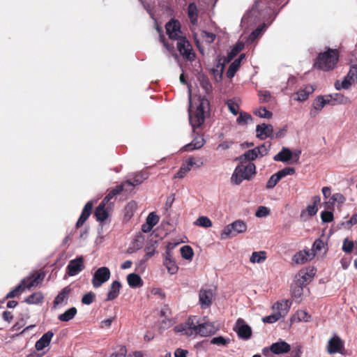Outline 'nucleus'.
Returning <instances> with one entry per match:
<instances>
[{"instance_id":"1","label":"nucleus","mask_w":357,"mask_h":357,"mask_svg":"<svg viewBox=\"0 0 357 357\" xmlns=\"http://www.w3.org/2000/svg\"><path fill=\"white\" fill-rule=\"evenodd\" d=\"M339 56L337 50L328 47L326 51L318 54L314 61V67L323 71H331L336 66Z\"/></svg>"},{"instance_id":"2","label":"nucleus","mask_w":357,"mask_h":357,"mask_svg":"<svg viewBox=\"0 0 357 357\" xmlns=\"http://www.w3.org/2000/svg\"><path fill=\"white\" fill-rule=\"evenodd\" d=\"M255 174L256 167L254 163L249 162L246 165L241 163L235 168L231 181L235 185H239L243 180L250 181Z\"/></svg>"},{"instance_id":"3","label":"nucleus","mask_w":357,"mask_h":357,"mask_svg":"<svg viewBox=\"0 0 357 357\" xmlns=\"http://www.w3.org/2000/svg\"><path fill=\"white\" fill-rule=\"evenodd\" d=\"M176 47L184 60L192 61L195 59L196 54L194 52L192 45L185 36L181 37V38L177 40Z\"/></svg>"},{"instance_id":"4","label":"nucleus","mask_w":357,"mask_h":357,"mask_svg":"<svg viewBox=\"0 0 357 357\" xmlns=\"http://www.w3.org/2000/svg\"><path fill=\"white\" fill-rule=\"evenodd\" d=\"M247 229V225L243 220H236L225 227L221 234V238L225 239L243 233Z\"/></svg>"},{"instance_id":"5","label":"nucleus","mask_w":357,"mask_h":357,"mask_svg":"<svg viewBox=\"0 0 357 357\" xmlns=\"http://www.w3.org/2000/svg\"><path fill=\"white\" fill-rule=\"evenodd\" d=\"M110 275L111 272L107 267L102 266L98 268L95 271L91 280L93 287L94 288L101 287L104 283L109 280Z\"/></svg>"},{"instance_id":"6","label":"nucleus","mask_w":357,"mask_h":357,"mask_svg":"<svg viewBox=\"0 0 357 357\" xmlns=\"http://www.w3.org/2000/svg\"><path fill=\"white\" fill-rule=\"evenodd\" d=\"M327 351L329 354L339 353L346 355L344 341L337 335H334L328 342Z\"/></svg>"},{"instance_id":"7","label":"nucleus","mask_w":357,"mask_h":357,"mask_svg":"<svg viewBox=\"0 0 357 357\" xmlns=\"http://www.w3.org/2000/svg\"><path fill=\"white\" fill-rule=\"evenodd\" d=\"M166 33L172 40H178L182 36L181 23L178 20L171 19L165 25Z\"/></svg>"},{"instance_id":"8","label":"nucleus","mask_w":357,"mask_h":357,"mask_svg":"<svg viewBox=\"0 0 357 357\" xmlns=\"http://www.w3.org/2000/svg\"><path fill=\"white\" fill-rule=\"evenodd\" d=\"M84 268V259L82 257H78L70 260L66 267V273L69 276L77 275Z\"/></svg>"},{"instance_id":"9","label":"nucleus","mask_w":357,"mask_h":357,"mask_svg":"<svg viewBox=\"0 0 357 357\" xmlns=\"http://www.w3.org/2000/svg\"><path fill=\"white\" fill-rule=\"evenodd\" d=\"M44 273H36L29 277H26V278L23 279L21 281L20 284L23 285L24 290L25 289H30L33 287L38 286V284L44 280Z\"/></svg>"},{"instance_id":"10","label":"nucleus","mask_w":357,"mask_h":357,"mask_svg":"<svg viewBox=\"0 0 357 357\" xmlns=\"http://www.w3.org/2000/svg\"><path fill=\"white\" fill-rule=\"evenodd\" d=\"M234 330L236 331L239 337L242 339L248 340L252 336V329L250 326L245 324L244 320L241 318L237 319Z\"/></svg>"},{"instance_id":"11","label":"nucleus","mask_w":357,"mask_h":357,"mask_svg":"<svg viewBox=\"0 0 357 357\" xmlns=\"http://www.w3.org/2000/svg\"><path fill=\"white\" fill-rule=\"evenodd\" d=\"M291 349L290 345L284 342V341H280L275 343H273L270 348L265 347L263 349V354H266V352L268 351V350H271L273 354H286L289 352Z\"/></svg>"},{"instance_id":"12","label":"nucleus","mask_w":357,"mask_h":357,"mask_svg":"<svg viewBox=\"0 0 357 357\" xmlns=\"http://www.w3.org/2000/svg\"><path fill=\"white\" fill-rule=\"evenodd\" d=\"M257 137L263 140L267 137H274L273 127L271 124L262 123L256 127Z\"/></svg>"},{"instance_id":"13","label":"nucleus","mask_w":357,"mask_h":357,"mask_svg":"<svg viewBox=\"0 0 357 357\" xmlns=\"http://www.w3.org/2000/svg\"><path fill=\"white\" fill-rule=\"evenodd\" d=\"M149 177V174L146 172H140L135 174L132 181L131 179L126 180L123 183H129L130 185H126V188L130 189L128 192H131L133 190V188L140 185L143 183V181L147 179Z\"/></svg>"},{"instance_id":"14","label":"nucleus","mask_w":357,"mask_h":357,"mask_svg":"<svg viewBox=\"0 0 357 357\" xmlns=\"http://www.w3.org/2000/svg\"><path fill=\"white\" fill-rule=\"evenodd\" d=\"M93 203L92 201L88 202L84 206L82 213L76 223V228L81 227L87 220L92 213Z\"/></svg>"},{"instance_id":"15","label":"nucleus","mask_w":357,"mask_h":357,"mask_svg":"<svg viewBox=\"0 0 357 357\" xmlns=\"http://www.w3.org/2000/svg\"><path fill=\"white\" fill-rule=\"evenodd\" d=\"M195 158H188L181 165L178 172L174 175V178H183L191 170L192 167L195 165Z\"/></svg>"},{"instance_id":"16","label":"nucleus","mask_w":357,"mask_h":357,"mask_svg":"<svg viewBox=\"0 0 357 357\" xmlns=\"http://www.w3.org/2000/svg\"><path fill=\"white\" fill-rule=\"evenodd\" d=\"M218 331V328L215 326L213 323L211 322H205L203 324H198V332L197 334H199L202 336H209L215 334Z\"/></svg>"},{"instance_id":"17","label":"nucleus","mask_w":357,"mask_h":357,"mask_svg":"<svg viewBox=\"0 0 357 357\" xmlns=\"http://www.w3.org/2000/svg\"><path fill=\"white\" fill-rule=\"evenodd\" d=\"M199 303L202 308L208 307L212 303L213 291L211 289H201L199 294Z\"/></svg>"},{"instance_id":"18","label":"nucleus","mask_w":357,"mask_h":357,"mask_svg":"<svg viewBox=\"0 0 357 357\" xmlns=\"http://www.w3.org/2000/svg\"><path fill=\"white\" fill-rule=\"evenodd\" d=\"M330 102V100L324 99L323 96H318L312 104V109L310 112L311 117H315L319 111L328 103Z\"/></svg>"},{"instance_id":"19","label":"nucleus","mask_w":357,"mask_h":357,"mask_svg":"<svg viewBox=\"0 0 357 357\" xmlns=\"http://www.w3.org/2000/svg\"><path fill=\"white\" fill-rule=\"evenodd\" d=\"M314 275V273H313V270H311L310 273H307L305 270H301L298 275H296L294 282H296L298 285H301L304 287L310 282Z\"/></svg>"},{"instance_id":"20","label":"nucleus","mask_w":357,"mask_h":357,"mask_svg":"<svg viewBox=\"0 0 357 357\" xmlns=\"http://www.w3.org/2000/svg\"><path fill=\"white\" fill-rule=\"evenodd\" d=\"M198 321L196 320V317H189L188 321L185 322L184 326L182 327V331H185L186 335H192L193 333L197 334L198 332Z\"/></svg>"},{"instance_id":"21","label":"nucleus","mask_w":357,"mask_h":357,"mask_svg":"<svg viewBox=\"0 0 357 357\" xmlns=\"http://www.w3.org/2000/svg\"><path fill=\"white\" fill-rule=\"evenodd\" d=\"M163 264L167 268L169 273L172 275L175 274L178 271V267L173 259L169 251L166 252L165 253V258Z\"/></svg>"},{"instance_id":"22","label":"nucleus","mask_w":357,"mask_h":357,"mask_svg":"<svg viewBox=\"0 0 357 357\" xmlns=\"http://www.w3.org/2000/svg\"><path fill=\"white\" fill-rule=\"evenodd\" d=\"M54 335L52 331H47L36 342L35 347L36 350L41 351L47 347Z\"/></svg>"},{"instance_id":"23","label":"nucleus","mask_w":357,"mask_h":357,"mask_svg":"<svg viewBox=\"0 0 357 357\" xmlns=\"http://www.w3.org/2000/svg\"><path fill=\"white\" fill-rule=\"evenodd\" d=\"M121 288V283L118 280L114 281L109 287L106 301H113L116 299L120 294Z\"/></svg>"},{"instance_id":"24","label":"nucleus","mask_w":357,"mask_h":357,"mask_svg":"<svg viewBox=\"0 0 357 357\" xmlns=\"http://www.w3.org/2000/svg\"><path fill=\"white\" fill-rule=\"evenodd\" d=\"M264 8V3L261 1H257L252 6L251 10L248 13V17L252 18H264L265 15L263 13L262 8Z\"/></svg>"},{"instance_id":"25","label":"nucleus","mask_w":357,"mask_h":357,"mask_svg":"<svg viewBox=\"0 0 357 357\" xmlns=\"http://www.w3.org/2000/svg\"><path fill=\"white\" fill-rule=\"evenodd\" d=\"M71 291L72 289L70 288V286H66L64 288H63L54 300V307H56L61 303L64 302L65 301H67Z\"/></svg>"},{"instance_id":"26","label":"nucleus","mask_w":357,"mask_h":357,"mask_svg":"<svg viewBox=\"0 0 357 357\" xmlns=\"http://www.w3.org/2000/svg\"><path fill=\"white\" fill-rule=\"evenodd\" d=\"M204 114L202 110L195 111L193 114H190V124L194 128H199L204 123Z\"/></svg>"},{"instance_id":"27","label":"nucleus","mask_w":357,"mask_h":357,"mask_svg":"<svg viewBox=\"0 0 357 357\" xmlns=\"http://www.w3.org/2000/svg\"><path fill=\"white\" fill-rule=\"evenodd\" d=\"M293 157V153L288 148L283 147L282 150L273 157L275 161L286 162Z\"/></svg>"},{"instance_id":"28","label":"nucleus","mask_w":357,"mask_h":357,"mask_svg":"<svg viewBox=\"0 0 357 357\" xmlns=\"http://www.w3.org/2000/svg\"><path fill=\"white\" fill-rule=\"evenodd\" d=\"M198 14L196 4L194 2L189 3L188 6V16L192 24L196 25L197 24Z\"/></svg>"},{"instance_id":"29","label":"nucleus","mask_w":357,"mask_h":357,"mask_svg":"<svg viewBox=\"0 0 357 357\" xmlns=\"http://www.w3.org/2000/svg\"><path fill=\"white\" fill-rule=\"evenodd\" d=\"M257 158V149H253L247 151L244 154L241 155L236 160H238L240 163L243 164L246 162H249L250 161L254 160Z\"/></svg>"},{"instance_id":"30","label":"nucleus","mask_w":357,"mask_h":357,"mask_svg":"<svg viewBox=\"0 0 357 357\" xmlns=\"http://www.w3.org/2000/svg\"><path fill=\"white\" fill-rule=\"evenodd\" d=\"M244 48V44L238 42L229 52L227 56H225V63H229Z\"/></svg>"},{"instance_id":"31","label":"nucleus","mask_w":357,"mask_h":357,"mask_svg":"<svg viewBox=\"0 0 357 357\" xmlns=\"http://www.w3.org/2000/svg\"><path fill=\"white\" fill-rule=\"evenodd\" d=\"M94 216L98 222L102 223L108 218L109 212L102 206H98L95 210Z\"/></svg>"},{"instance_id":"32","label":"nucleus","mask_w":357,"mask_h":357,"mask_svg":"<svg viewBox=\"0 0 357 357\" xmlns=\"http://www.w3.org/2000/svg\"><path fill=\"white\" fill-rule=\"evenodd\" d=\"M43 294L40 291H37L26 298L24 301L29 305H38L43 303Z\"/></svg>"},{"instance_id":"33","label":"nucleus","mask_w":357,"mask_h":357,"mask_svg":"<svg viewBox=\"0 0 357 357\" xmlns=\"http://www.w3.org/2000/svg\"><path fill=\"white\" fill-rule=\"evenodd\" d=\"M126 185H130V183H121V184L112 189L106 196L108 197L109 199H112L116 195H119L123 191L128 192L130 189L126 188Z\"/></svg>"},{"instance_id":"34","label":"nucleus","mask_w":357,"mask_h":357,"mask_svg":"<svg viewBox=\"0 0 357 357\" xmlns=\"http://www.w3.org/2000/svg\"><path fill=\"white\" fill-rule=\"evenodd\" d=\"M137 208V204L135 201L129 202L124 208V218L130 220Z\"/></svg>"},{"instance_id":"35","label":"nucleus","mask_w":357,"mask_h":357,"mask_svg":"<svg viewBox=\"0 0 357 357\" xmlns=\"http://www.w3.org/2000/svg\"><path fill=\"white\" fill-rule=\"evenodd\" d=\"M127 281L130 287H138L143 285V281L141 277L135 273L128 275Z\"/></svg>"},{"instance_id":"36","label":"nucleus","mask_w":357,"mask_h":357,"mask_svg":"<svg viewBox=\"0 0 357 357\" xmlns=\"http://www.w3.org/2000/svg\"><path fill=\"white\" fill-rule=\"evenodd\" d=\"M354 56L356 59V61L353 63L351 61V65L350 67V70L347 75V77L351 80L354 83L357 82V51L354 52Z\"/></svg>"},{"instance_id":"37","label":"nucleus","mask_w":357,"mask_h":357,"mask_svg":"<svg viewBox=\"0 0 357 357\" xmlns=\"http://www.w3.org/2000/svg\"><path fill=\"white\" fill-rule=\"evenodd\" d=\"M321 198L319 196L316 195L312 198V204L307 206L306 211L310 216L316 215L318 211V204L320 203Z\"/></svg>"},{"instance_id":"38","label":"nucleus","mask_w":357,"mask_h":357,"mask_svg":"<svg viewBox=\"0 0 357 357\" xmlns=\"http://www.w3.org/2000/svg\"><path fill=\"white\" fill-rule=\"evenodd\" d=\"M77 312V310L76 307H72L67 310L64 313L61 314L59 315L58 319L61 321H69L70 320L73 319L75 316L76 315Z\"/></svg>"},{"instance_id":"39","label":"nucleus","mask_w":357,"mask_h":357,"mask_svg":"<svg viewBox=\"0 0 357 357\" xmlns=\"http://www.w3.org/2000/svg\"><path fill=\"white\" fill-rule=\"evenodd\" d=\"M314 91L312 86H307L304 89L299 90L296 93V98H294V99L298 100V101H305L306 100L310 93H311Z\"/></svg>"},{"instance_id":"40","label":"nucleus","mask_w":357,"mask_h":357,"mask_svg":"<svg viewBox=\"0 0 357 357\" xmlns=\"http://www.w3.org/2000/svg\"><path fill=\"white\" fill-rule=\"evenodd\" d=\"M266 252L265 251L253 252L250 257V261L253 264H261L264 262L266 260Z\"/></svg>"},{"instance_id":"41","label":"nucleus","mask_w":357,"mask_h":357,"mask_svg":"<svg viewBox=\"0 0 357 357\" xmlns=\"http://www.w3.org/2000/svg\"><path fill=\"white\" fill-rule=\"evenodd\" d=\"M241 66V63H239V59H235L229 66L227 71V77L229 79H231L234 77L236 73L238 70Z\"/></svg>"},{"instance_id":"42","label":"nucleus","mask_w":357,"mask_h":357,"mask_svg":"<svg viewBox=\"0 0 357 357\" xmlns=\"http://www.w3.org/2000/svg\"><path fill=\"white\" fill-rule=\"evenodd\" d=\"M252 121V117L249 113H247L245 112H239V116L236 119V123L238 125L245 126L247 125L249 121Z\"/></svg>"},{"instance_id":"43","label":"nucleus","mask_w":357,"mask_h":357,"mask_svg":"<svg viewBox=\"0 0 357 357\" xmlns=\"http://www.w3.org/2000/svg\"><path fill=\"white\" fill-rule=\"evenodd\" d=\"M126 347H121L117 352L111 354L110 357H142L140 352H135L133 355H128L126 356Z\"/></svg>"},{"instance_id":"44","label":"nucleus","mask_w":357,"mask_h":357,"mask_svg":"<svg viewBox=\"0 0 357 357\" xmlns=\"http://www.w3.org/2000/svg\"><path fill=\"white\" fill-rule=\"evenodd\" d=\"M354 83L346 76L342 82L337 80L335 83V87L337 90L348 89Z\"/></svg>"},{"instance_id":"45","label":"nucleus","mask_w":357,"mask_h":357,"mask_svg":"<svg viewBox=\"0 0 357 357\" xmlns=\"http://www.w3.org/2000/svg\"><path fill=\"white\" fill-rule=\"evenodd\" d=\"M199 82L201 87L205 91L206 93H209L212 91L213 86L207 77L202 76L199 78Z\"/></svg>"},{"instance_id":"46","label":"nucleus","mask_w":357,"mask_h":357,"mask_svg":"<svg viewBox=\"0 0 357 357\" xmlns=\"http://www.w3.org/2000/svg\"><path fill=\"white\" fill-rule=\"evenodd\" d=\"M266 27V24H263L262 25L258 26L255 30L252 31V33L249 35L248 40L250 42H254L259 37L261 36L264 29Z\"/></svg>"},{"instance_id":"47","label":"nucleus","mask_w":357,"mask_h":357,"mask_svg":"<svg viewBox=\"0 0 357 357\" xmlns=\"http://www.w3.org/2000/svg\"><path fill=\"white\" fill-rule=\"evenodd\" d=\"M181 254L183 258L187 260L192 259L194 252L190 245H184L181 248Z\"/></svg>"},{"instance_id":"48","label":"nucleus","mask_w":357,"mask_h":357,"mask_svg":"<svg viewBox=\"0 0 357 357\" xmlns=\"http://www.w3.org/2000/svg\"><path fill=\"white\" fill-rule=\"evenodd\" d=\"M291 291L293 297L300 298L303 294V287L294 282L291 286Z\"/></svg>"},{"instance_id":"49","label":"nucleus","mask_w":357,"mask_h":357,"mask_svg":"<svg viewBox=\"0 0 357 357\" xmlns=\"http://www.w3.org/2000/svg\"><path fill=\"white\" fill-rule=\"evenodd\" d=\"M274 309L278 310L279 312H285L286 313L288 312L289 309L290 308V304L289 303V301L287 300L282 301V302H277L274 304L273 307Z\"/></svg>"},{"instance_id":"50","label":"nucleus","mask_w":357,"mask_h":357,"mask_svg":"<svg viewBox=\"0 0 357 357\" xmlns=\"http://www.w3.org/2000/svg\"><path fill=\"white\" fill-rule=\"evenodd\" d=\"M155 249L153 245L146 246L145 248L146 254L143 259L140 261V264H145L149 260V259L153 256V255L155 254Z\"/></svg>"},{"instance_id":"51","label":"nucleus","mask_w":357,"mask_h":357,"mask_svg":"<svg viewBox=\"0 0 357 357\" xmlns=\"http://www.w3.org/2000/svg\"><path fill=\"white\" fill-rule=\"evenodd\" d=\"M281 180L277 173L273 174L266 183V189H273Z\"/></svg>"},{"instance_id":"52","label":"nucleus","mask_w":357,"mask_h":357,"mask_svg":"<svg viewBox=\"0 0 357 357\" xmlns=\"http://www.w3.org/2000/svg\"><path fill=\"white\" fill-rule=\"evenodd\" d=\"M195 224L198 226L203 227H210L212 226V222L211 220L206 216H201L198 218L195 222Z\"/></svg>"},{"instance_id":"53","label":"nucleus","mask_w":357,"mask_h":357,"mask_svg":"<svg viewBox=\"0 0 357 357\" xmlns=\"http://www.w3.org/2000/svg\"><path fill=\"white\" fill-rule=\"evenodd\" d=\"M24 291V290L23 285L20 284V283L15 289H13V290L8 293V294L6 296V298H13L22 293Z\"/></svg>"},{"instance_id":"54","label":"nucleus","mask_w":357,"mask_h":357,"mask_svg":"<svg viewBox=\"0 0 357 357\" xmlns=\"http://www.w3.org/2000/svg\"><path fill=\"white\" fill-rule=\"evenodd\" d=\"M227 105L230 112L234 115H237L238 114L239 105L238 103L235 102L234 100L231 99L228 100Z\"/></svg>"},{"instance_id":"55","label":"nucleus","mask_w":357,"mask_h":357,"mask_svg":"<svg viewBox=\"0 0 357 357\" xmlns=\"http://www.w3.org/2000/svg\"><path fill=\"white\" fill-rule=\"evenodd\" d=\"M296 172V170L294 167H284L282 169L278 171L277 172L279 177L282 179V178L285 177L287 175H293Z\"/></svg>"},{"instance_id":"56","label":"nucleus","mask_w":357,"mask_h":357,"mask_svg":"<svg viewBox=\"0 0 357 357\" xmlns=\"http://www.w3.org/2000/svg\"><path fill=\"white\" fill-rule=\"evenodd\" d=\"M255 114L259 117L266 119H271L273 116L272 112L266 109V107H260Z\"/></svg>"},{"instance_id":"57","label":"nucleus","mask_w":357,"mask_h":357,"mask_svg":"<svg viewBox=\"0 0 357 357\" xmlns=\"http://www.w3.org/2000/svg\"><path fill=\"white\" fill-rule=\"evenodd\" d=\"M96 298V294L90 291L83 296L82 298V303L84 305H90L91 304Z\"/></svg>"},{"instance_id":"58","label":"nucleus","mask_w":357,"mask_h":357,"mask_svg":"<svg viewBox=\"0 0 357 357\" xmlns=\"http://www.w3.org/2000/svg\"><path fill=\"white\" fill-rule=\"evenodd\" d=\"M203 145H204V139H202L199 142H197L196 143H193V142H192L191 143H190L184 146V150L186 151H193L195 149H200L201 147L203 146Z\"/></svg>"},{"instance_id":"59","label":"nucleus","mask_w":357,"mask_h":357,"mask_svg":"<svg viewBox=\"0 0 357 357\" xmlns=\"http://www.w3.org/2000/svg\"><path fill=\"white\" fill-rule=\"evenodd\" d=\"M282 316V313L280 312H278L275 314L264 317L263 321L266 323L273 324L279 320Z\"/></svg>"},{"instance_id":"60","label":"nucleus","mask_w":357,"mask_h":357,"mask_svg":"<svg viewBox=\"0 0 357 357\" xmlns=\"http://www.w3.org/2000/svg\"><path fill=\"white\" fill-rule=\"evenodd\" d=\"M159 221V217L154 213H150L146 218V222L147 224L152 227H153L155 225L158 224Z\"/></svg>"},{"instance_id":"61","label":"nucleus","mask_w":357,"mask_h":357,"mask_svg":"<svg viewBox=\"0 0 357 357\" xmlns=\"http://www.w3.org/2000/svg\"><path fill=\"white\" fill-rule=\"evenodd\" d=\"M201 36L208 43H213L216 37L214 33L208 32L206 31H202L201 33Z\"/></svg>"},{"instance_id":"62","label":"nucleus","mask_w":357,"mask_h":357,"mask_svg":"<svg viewBox=\"0 0 357 357\" xmlns=\"http://www.w3.org/2000/svg\"><path fill=\"white\" fill-rule=\"evenodd\" d=\"M271 146V144L269 143L268 146H266V143L261 144V146H259L256 147L257 155H260L261 156H264L268 154V149Z\"/></svg>"},{"instance_id":"63","label":"nucleus","mask_w":357,"mask_h":357,"mask_svg":"<svg viewBox=\"0 0 357 357\" xmlns=\"http://www.w3.org/2000/svg\"><path fill=\"white\" fill-rule=\"evenodd\" d=\"M321 218L324 222H331L333 220V213L328 211H322Z\"/></svg>"},{"instance_id":"64","label":"nucleus","mask_w":357,"mask_h":357,"mask_svg":"<svg viewBox=\"0 0 357 357\" xmlns=\"http://www.w3.org/2000/svg\"><path fill=\"white\" fill-rule=\"evenodd\" d=\"M294 260L297 264H305L307 261V259L303 251L296 253L294 257Z\"/></svg>"}]
</instances>
